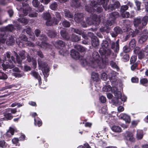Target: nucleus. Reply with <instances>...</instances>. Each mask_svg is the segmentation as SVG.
<instances>
[{
    "label": "nucleus",
    "mask_w": 148,
    "mask_h": 148,
    "mask_svg": "<svg viewBox=\"0 0 148 148\" xmlns=\"http://www.w3.org/2000/svg\"><path fill=\"white\" fill-rule=\"evenodd\" d=\"M99 4H98L96 2L92 1L91 2L90 7L86 6V10L88 12L92 13L96 10L98 12L100 13L103 11V9L100 5H102L103 8L106 10L110 11L114 10L116 8H119L120 6V3L119 2L116 1L114 2L113 5L111 4L109 5L108 7L107 1L106 0H98Z\"/></svg>",
    "instance_id": "nucleus-1"
},
{
    "label": "nucleus",
    "mask_w": 148,
    "mask_h": 148,
    "mask_svg": "<svg viewBox=\"0 0 148 148\" xmlns=\"http://www.w3.org/2000/svg\"><path fill=\"white\" fill-rule=\"evenodd\" d=\"M108 63V59L106 58L105 61L104 59H103L101 61L98 53L95 51L92 53V57L87 56L83 61L84 65H88L93 69L98 67L100 68H103L104 67V65H107Z\"/></svg>",
    "instance_id": "nucleus-2"
},
{
    "label": "nucleus",
    "mask_w": 148,
    "mask_h": 148,
    "mask_svg": "<svg viewBox=\"0 0 148 148\" xmlns=\"http://www.w3.org/2000/svg\"><path fill=\"white\" fill-rule=\"evenodd\" d=\"M83 14L82 13H77L75 15L74 20L77 23H80L84 27H86L89 25L94 24L95 25H98L100 23V18L98 17L96 15H94L92 17V20L90 18L86 21L87 23H83Z\"/></svg>",
    "instance_id": "nucleus-3"
},
{
    "label": "nucleus",
    "mask_w": 148,
    "mask_h": 148,
    "mask_svg": "<svg viewBox=\"0 0 148 148\" xmlns=\"http://www.w3.org/2000/svg\"><path fill=\"white\" fill-rule=\"evenodd\" d=\"M7 60L8 61V63L3 64L2 66L4 70L6 69H12L14 67L15 63V59L13 56H10V53L7 52L4 55L3 60Z\"/></svg>",
    "instance_id": "nucleus-4"
},
{
    "label": "nucleus",
    "mask_w": 148,
    "mask_h": 148,
    "mask_svg": "<svg viewBox=\"0 0 148 148\" xmlns=\"http://www.w3.org/2000/svg\"><path fill=\"white\" fill-rule=\"evenodd\" d=\"M38 63L39 66L42 68V71L44 75L45 80L47 81V79L46 78L48 76L49 73V67L47 64L43 62L40 59H38Z\"/></svg>",
    "instance_id": "nucleus-5"
},
{
    "label": "nucleus",
    "mask_w": 148,
    "mask_h": 148,
    "mask_svg": "<svg viewBox=\"0 0 148 148\" xmlns=\"http://www.w3.org/2000/svg\"><path fill=\"white\" fill-rule=\"evenodd\" d=\"M119 16V14L117 12H115L110 14L109 19L106 22V27L110 26L113 24L115 23L114 19Z\"/></svg>",
    "instance_id": "nucleus-6"
},
{
    "label": "nucleus",
    "mask_w": 148,
    "mask_h": 148,
    "mask_svg": "<svg viewBox=\"0 0 148 148\" xmlns=\"http://www.w3.org/2000/svg\"><path fill=\"white\" fill-rule=\"evenodd\" d=\"M40 39L41 41H42L41 42H36V44L37 45L40 46L42 48L45 49L50 47V45L49 44L45 42H43V41H45L47 40V38L46 36L43 34L41 35Z\"/></svg>",
    "instance_id": "nucleus-7"
},
{
    "label": "nucleus",
    "mask_w": 148,
    "mask_h": 148,
    "mask_svg": "<svg viewBox=\"0 0 148 148\" xmlns=\"http://www.w3.org/2000/svg\"><path fill=\"white\" fill-rule=\"evenodd\" d=\"M23 8L22 11H21L22 9L20 8L18 6H17V9L20 11L19 12V16L20 17H23L26 16L28 12L30 10V8L28 5H26L25 6H24V4H23Z\"/></svg>",
    "instance_id": "nucleus-8"
},
{
    "label": "nucleus",
    "mask_w": 148,
    "mask_h": 148,
    "mask_svg": "<svg viewBox=\"0 0 148 148\" xmlns=\"http://www.w3.org/2000/svg\"><path fill=\"white\" fill-rule=\"evenodd\" d=\"M126 26V29L125 30V32H127L126 35L125 36V40H127L130 36L133 37L135 36L136 35V33L134 32V30L130 28V25H127Z\"/></svg>",
    "instance_id": "nucleus-9"
},
{
    "label": "nucleus",
    "mask_w": 148,
    "mask_h": 148,
    "mask_svg": "<svg viewBox=\"0 0 148 148\" xmlns=\"http://www.w3.org/2000/svg\"><path fill=\"white\" fill-rule=\"evenodd\" d=\"M88 35L91 38V43L92 46L96 47L99 45V41L97 37L95 36L91 32L88 33Z\"/></svg>",
    "instance_id": "nucleus-10"
},
{
    "label": "nucleus",
    "mask_w": 148,
    "mask_h": 148,
    "mask_svg": "<svg viewBox=\"0 0 148 148\" xmlns=\"http://www.w3.org/2000/svg\"><path fill=\"white\" fill-rule=\"evenodd\" d=\"M19 39L17 38L16 39V42L18 45L20 47H24V45L22 42V41H27V37L24 35H22L19 37Z\"/></svg>",
    "instance_id": "nucleus-11"
},
{
    "label": "nucleus",
    "mask_w": 148,
    "mask_h": 148,
    "mask_svg": "<svg viewBox=\"0 0 148 148\" xmlns=\"http://www.w3.org/2000/svg\"><path fill=\"white\" fill-rule=\"evenodd\" d=\"M14 55L16 57V61L18 64L21 63L22 60L25 59L26 55L25 54V51L23 50L20 52L19 55L21 57V58L17 53L15 51H14Z\"/></svg>",
    "instance_id": "nucleus-12"
},
{
    "label": "nucleus",
    "mask_w": 148,
    "mask_h": 148,
    "mask_svg": "<svg viewBox=\"0 0 148 148\" xmlns=\"http://www.w3.org/2000/svg\"><path fill=\"white\" fill-rule=\"evenodd\" d=\"M99 51L101 55L102 58H103V56L106 57L105 60H106V58H106V56H109L111 53V50L109 49H100ZM104 60L105 61V60Z\"/></svg>",
    "instance_id": "nucleus-13"
},
{
    "label": "nucleus",
    "mask_w": 148,
    "mask_h": 148,
    "mask_svg": "<svg viewBox=\"0 0 148 148\" xmlns=\"http://www.w3.org/2000/svg\"><path fill=\"white\" fill-rule=\"evenodd\" d=\"M134 52L135 54H138V58L141 59L145 57V54L143 50H140L139 48L136 47L134 50Z\"/></svg>",
    "instance_id": "nucleus-14"
},
{
    "label": "nucleus",
    "mask_w": 148,
    "mask_h": 148,
    "mask_svg": "<svg viewBox=\"0 0 148 148\" xmlns=\"http://www.w3.org/2000/svg\"><path fill=\"white\" fill-rule=\"evenodd\" d=\"M110 44L111 48L114 51L117 52L119 51V40H117L115 42L113 41H111Z\"/></svg>",
    "instance_id": "nucleus-15"
},
{
    "label": "nucleus",
    "mask_w": 148,
    "mask_h": 148,
    "mask_svg": "<svg viewBox=\"0 0 148 148\" xmlns=\"http://www.w3.org/2000/svg\"><path fill=\"white\" fill-rule=\"evenodd\" d=\"M27 60L29 62H32L33 65V68L34 69H35L36 68L37 65L36 60L34 58H31L29 53H27Z\"/></svg>",
    "instance_id": "nucleus-16"
},
{
    "label": "nucleus",
    "mask_w": 148,
    "mask_h": 148,
    "mask_svg": "<svg viewBox=\"0 0 148 148\" xmlns=\"http://www.w3.org/2000/svg\"><path fill=\"white\" fill-rule=\"evenodd\" d=\"M134 25L136 27L141 29L143 27L141 20L140 18H136L134 19Z\"/></svg>",
    "instance_id": "nucleus-17"
},
{
    "label": "nucleus",
    "mask_w": 148,
    "mask_h": 148,
    "mask_svg": "<svg viewBox=\"0 0 148 148\" xmlns=\"http://www.w3.org/2000/svg\"><path fill=\"white\" fill-rule=\"evenodd\" d=\"M15 29L14 26L12 24L8 25L6 27H3L0 28V30L2 32L6 31L11 32Z\"/></svg>",
    "instance_id": "nucleus-18"
},
{
    "label": "nucleus",
    "mask_w": 148,
    "mask_h": 148,
    "mask_svg": "<svg viewBox=\"0 0 148 148\" xmlns=\"http://www.w3.org/2000/svg\"><path fill=\"white\" fill-rule=\"evenodd\" d=\"M55 47L58 49H61V47H63L65 45V43L62 41L58 40L53 43Z\"/></svg>",
    "instance_id": "nucleus-19"
},
{
    "label": "nucleus",
    "mask_w": 148,
    "mask_h": 148,
    "mask_svg": "<svg viewBox=\"0 0 148 148\" xmlns=\"http://www.w3.org/2000/svg\"><path fill=\"white\" fill-rule=\"evenodd\" d=\"M114 32H112L111 34L113 37H115L117 36L118 34H121L122 33V31L118 27H116L114 29Z\"/></svg>",
    "instance_id": "nucleus-20"
},
{
    "label": "nucleus",
    "mask_w": 148,
    "mask_h": 148,
    "mask_svg": "<svg viewBox=\"0 0 148 148\" xmlns=\"http://www.w3.org/2000/svg\"><path fill=\"white\" fill-rule=\"evenodd\" d=\"M116 87H112L111 88L109 85H107L104 86L103 88V90L105 92H108L111 91L112 92H113L114 90H116Z\"/></svg>",
    "instance_id": "nucleus-21"
},
{
    "label": "nucleus",
    "mask_w": 148,
    "mask_h": 148,
    "mask_svg": "<svg viewBox=\"0 0 148 148\" xmlns=\"http://www.w3.org/2000/svg\"><path fill=\"white\" fill-rule=\"evenodd\" d=\"M125 136L127 140L133 142L134 141L135 139L133 137V133L129 132H127L125 134Z\"/></svg>",
    "instance_id": "nucleus-22"
},
{
    "label": "nucleus",
    "mask_w": 148,
    "mask_h": 148,
    "mask_svg": "<svg viewBox=\"0 0 148 148\" xmlns=\"http://www.w3.org/2000/svg\"><path fill=\"white\" fill-rule=\"evenodd\" d=\"M31 74L36 78L38 79L39 82V84L40 85V84L41 83V79L38 73L36 71H32L31 73Z\"/></svg>",
    "instance_id": "nucleus-23"
},
{
    "label": "nucleus",
    "mask_w": 148,
    "mask_h": 148,
    "mask_svg": "<svg viewBox=\"0 0 148 148\" xmlns=\"http://www.w3.org/2000/svg\"><path fill=\"white\" fill-rule=\"evenodd\" d=\"M58 23V20L56 21L55 18H54L52 19L50 18L47 20L46 22V24L48 26H51L53 25L57 24Z\"/></svg>",
    "instance_id": "nucleus-24"
},
{
    "label": "nucleus",
    "mask_w": 148,
    "mask_h": 148,
    "mask_svg": "<svg viewBox=\"0 0 148 148\" xmlns=\"http://www.w3.org/2000/svg\"><path fill=\"white\" fill-rule=\"evenodd\" d=\"M71 57L73 58L77 59L79 58V53L75 50L72 49L71 51Z\"/></svg>",
    "instance_id": "nucleus-25"
},
{
    "label": "nucleus",
    "mask_w": 148,
    "mask_h": 148,
    "mask_svg": "<svg viewBox=\"0 0 148 148\" xmlns=\"http://www.w3.org/2000/svg\"><path fill=\"white\" fill-rule=\"evenodd\" d=\"M118 75L117 73L114 71H111L109 74V76L110 80L112 81H115L116 79L115 77Z\"/></svg>",
    "instance_id": "nucleus-26"
},
{
    "label": "nucleus",
    "mask_w": 148,
    "mask_h": 148,
    "mask_svg": "<svg viewBox=\"0 0 148 148\" xmlns=\"http://www.w3.org/2000/svg\"><path fill=\"white\" fill-rule=\"evenodd\" d=\"M61 35L62 37L66 40H69L70 39L68 33L66 32L64 29H62L60 31Z\"/></svg>",
    "instance_id": "nucleus-27"
},
{
    "label": "nucleus",
    "mask_w": 148,
    "mask_h": 148,
    "mask_svg": "<svg viewBox=\"0 0 148 148\" xmlns=\"http://www.w3.org/2000/svg\"><path fill=\"white\" fill-rule=\"evenodd\" d=\"M8 38L6 41V44L8 45H14L15 42L14 37L12 36H11Z\"/></svg>",
    "instance_id": "nucleus-28"
},
{
    "label": "nucleus",
    "mask_w": 148,
    "mask_h": 148,
    "mask_svg": "<svg viewBox=\"0 0 148 148\" xmlns=\"http://www.w3.org/2000/svg\"><path fill=\"white\" fill-rule=\"evenodd\" d=\"M4 117L3 118L4 120H11L13 118V116L12 115L10 112H7L4 114Z\"/></svg>",
    "instance_id": "nucleus-29"
},
{
    "label": "nucleus",
    "mask_w": 148,
    "mask_h": 148,
    "mask_svg": "<svg viewBox=\"0 0 148 148\" xmlns=\"http://www.w3.org/2000/svg\"><path fill=\"white\" fill-rule=\"evenodd\" d=\"M92 79L96 82H98L99 80V77L98 73H96L93 72L91 75Z\"/></svg>",
    "instance_id": "nucleus-30"
},
{
    "label": "nucleus",
    "mask_w": 148,
    "mask_h": 148,
    "mask_svg": "<svg viewBox=\"0 0 148 148\" xmlns=\"http://www.w3.org/2000/svg\"><path fill=\"white\" fill-rule=\"evenodd\" d=\"M143 136V131L142 130H137L136 137L138 139H142Z\"/></svg>",
    "instance_id": "nucleus-31"
},
{
    "label": "nucleus",
    "mask_w": 148,
    "mask_h": 148,
    "mask_svg": "<svg viewBox=\"0 0 148 148\" xmlns=\"http://www.w3.org/2000/svg\"><path fill=\"white\" fill-rule=\"evenodd\" d=\"M111 129L114 132L116 133L120 132L122 131L121 127L117 125H114L112 126Z\"/></svg>",
    "instance_id": "nucleus-32"
},
{
    "label": "nucleus",
    "mask_w": 148,
    "mask_h": 148,
    "mask_svg": "<svg viewBox=\"0 0 148 148\" xmlns=\"http://www.w3.org/2000/svg\"><path fill=\"white\" fill-rule=\"evenodd\" d=\"M121 118L124 120L126 122L129 123L130 122V116L126 114H123L122 116L121 117Z\"/></svg>",
    "instance_id": "nucleus-33"
},
{
    "label": "nucleus",
    "mask_w": 148,
    "mask_h": 148,
    "mask_svg": "<svg viewBox=\"0 0 148 148\" xmlns=\"http://www.w3.org/2000/svg\"><path fill=\"white\" fill-rule=\"evenodd\" d=\"M121 15L122 17L123 18H129L131 17L134 15V14L133 12V14L130 15L128 12H122L121 13Z\"/></svg>",
    "instance_id": "nucleus-34"
},
{
    "label": "nucleus",
    "mask_w": 148,
    "mask_h": 148,
    "mask_svg": "<svg viewBox=\"0 0 148 148\" xmlns=\"http://www.w3.org/2000/svg\"><path fill=\"white\" fill-rule=\"evenodd\" d=\"M136 41L134 39L132 40L129 43V47L130 49H134L135 47Z\"/></svg>",
    "instance_id": "nucleus-35"
},
{
    "label": "nucleus",
    "mask_w": 148,
    "mask_h": 148,
    "mask_svg": "<svg viewBox=\"0 0 148 148\" xmlns=\"http://www.w3.org/2000/svg\"><path fill=\"white\" fill-rule=\"evenodd\" d=\"M25 30L27 34L30 36L29 37L30 38H31L32 40H34L35 39V37L34 36L31 35V28L29 27H28L27 29H25Z\"/></svg>",
    "instance_id": "nucleus-36"
},
{
    "label": "nucleus",
    "mask_w": 148,
    "mask_h": 148,
    "mask_svg": "<svg viewBox=\"0 0 148 148\" xmlns=\"http://www.w3.org/2000/svg\"><path fill=\"white\" fill-rule=\"evenodd\" d=\"M34 124L35 125H38V127H40L42 123L40 119L37 117L35 118L34 119Z\"/></svg>",
    "instance_id": "nucleus-37"
},
{
    "label": "nucleus",
    "mask_w": 148,
    "mask_h": 148,
    "mask_svg": "<svg viewBox=\"0 0 148 148\" xmlns=\"http://www.w3.org/2000/svg\"><path fill=\"white\" fill-rule=\"evenodd\" d=\"M147 34L141 36L138 40L139 43L142 44L147 39Z\"/></svg>",
    "instance_id": "nucleus-38"
},
{
    "label": "nucleus",
    "mask_w": 148,
    "mask_h": 148,
    "mask_svg": "<svg viewBox=\"0 0 148 148\" xmlns=\"http://www.w3.org/2000/svg\"><path fill=\"white\" fill-rule=\"evenodd\" d=\"M75 48L78 51L81 52H83L85 50V48L83 46L79 45H76L75 46Z\"/></svg>",
    "instance_id": "nucleus-39"
},
{
    "label": "nucleus",
    "mask_w": 148,
    "mask_h": 148,
    "mask_svg": "<svg viewBox=\"0 0 148 148\" xmlns=\"http://www.w3.org/2000/svg\"><path fill=\"white\" fill-rule=\"evenodd\" d=\"M115 97L117 99H119L121 97V94L120 92L118 91L116 88V90H114L113 92Z\"/></svg>",
    "instance_id": "nucleus-40"
},
{
    "label": "nucleus",
    "mask_w": 148,
    "mask_h": 148,
    "mask_svg": "<svg viewBox=\"0 0 148 148\" xmlns=\"http://www.w3.org/2000/svg\"><path fill=\"white\" fill-rule=\"evenodd\" d=\"M18 21L25 25L27 24L29 22V21L27 19L24 17L20 18L18 19Z\"/></svg>",
    "instance_id": "nucleus-41"
},
{
    "label": "nucleus",
    "mask_w": 148,
    "mask_h": 148,
    "mask_svg": "<svg viewBox=\"0 0 148 148\" xmlns=\"http://www.w3.org/2000/svg\"><path fill=\"white\" fill-rule=\"evenodd\" d=\"M48 35L50 38L54 37L57 35V33L55 31L49 30L47 33Z\"/></svg>",
    "instance_id": "nucleus-42"
},
{
    "label": "nucleus",
    "mask_w": 148,
    "mask_h": 148,
    "mask_svg": "<svg viewBox=\"0 0 148 148\" xmlns=\"http://www.w3.org/2000/svg\"><path fill=\"white\" fill-rule=\"evenodd\" d=\"M148 21V16H145L142 18L141 21L143 26H145L147 24Z\"/></svg>",
    "instance_id": "nucleus-43"
},
{
    "label": "nucleus",
    "mask_w": 148,
    "mask_h": 148,
    "mask_svg": "<svg viewBox=\"0 0 148 148\" xmlns=\"http://www.w3.org/2000/svg\"><path fill=\"white\" fill-rule=\"evenodd\" d=\"M80 39V37L79 36H77L73 34L72 36L71 40L73 42H77L79 41Z\"/></svg>",
    "instance_id": "nucleus-44"
},
{
    "label": "nucleus",
    "mask_w": 148,
    "mask_h": 148,
    "mask_svg": "<svg viewBox=\"0 0 148 148\" xmlns=\"http://www.w3.org/2000/svg\"><path fill=\"white\" fill-rule=\"evenodd\" d=\"M64 14L65 16L70 18H72L73 15L68 10H66L64 11Z\"/></svg>",
    "instance_id": "nucleus-45"
},
{
    "label": "nucleus",
    "mask_w": 148,
    "mask_h": 148,
    "mask_svg": "<svg viewBox=\"0 0 148 148\" xmlns=\"http://www.w3.org/2000/svg\"><path fill=\"white\" fill-rule=\"evenodd\" d=\"M7 78V75L4 73L0 71V79L5 80Z\"/></svg>",
    "instance_id": "nucleus-46"
},
{
    "label": "nucleus",
    "mask_w": 148,
    "mask_h": 148,
    "mask_svg": "<svg viewBox=\"0 0 148 148\" xmlns=\"http://www.w3.org/2000/svg\"><path fill=\"white\" fill-rule=\"evenodd\" d=\"M101 46L103 49H105L108 47V43L107 41L106 40H104L103 41L101 44Z\"/></svg>",
    "instance_id": "nucleus-47"
},
{
    "label": "nucleus",
    "mask_w": 148,
    "mask_h": 148,
    "mask_svg": "<svg viewBox=\"0 0 148 148\" xmlns=\"http://www.w3.org/2000/svg\"><path fill=\"white\" fill-rule=\"evenodd\" d=\"M57 4L56 2H54L51 4L50 6V8L52 10H55L57 8Z\"/></svg>",
    "instance_id": "nucleus-48"
},
{
    "label": "nucleus",
    "mask_w": 148,
    "mask_h": 148,
    "mask_svg": "<svg viewBox=\"0 0 148 148\" xmlns=\"http://www.w3.org/2000/svg\"><path fill=\"white\" fill-rule=\"evenodd\" d=\"M28 16L31 18L36 17L38 16V14L36 12H31L29 13Z\"/></svg>",
    "instance_id": "nucleus-49"
},
{
    "label": "nucleus",
    "mask_w": 148,
    "mask_h": 148,
    "mask_svg": "<svg viewBox=\"0 0 148 148\" xmlns=\"http://www.w3.org/2000/svg\"><path fill=\"white\" fill-rule=\"evenodd\" d=\"M43 17L45 19L48 20L51 18V15L49 13L46 12L44 14Z\"/></svg>",
    "instance_id": "nucleus-50"
},
{
    "label": "nucleus",
    "mask_w": 148,
    "mask_h": 148,
    "mask_svg": "<svg viewBox=\"0 0 148 148\" xmlns=\"http://www.w3.org/2000/svg\"><path fill=\"white\" fill-rule=\"evenodd\" d=\"M101 77L103 80H106L108 79V76L105 73L103 72L101 75Z\"/></svg>",
    "instance_id": "nucleus-51"
},
{
    "label": "nucleus",
    "mask_w": 148,
    "mask_h": 148,
    "mask_svg": "<svg viewBox=\"0 0 148 148\" xmlns=\"http://www.w3.org/2000/svg\"><path fill=\"white\" fill-rule=\"evenodd\" d=\"M5 35L0 34V43H5Z\"/></svg>",
    "instance_id": "nucleus-52"
},
{
    "label": "nucleus",
    "mask_w": 148,
    "mask_h": 148,
    "mask_svg": "<svg viewBox=\"0 0 148 148\" xmlns=\"http://www.w3.org/2000/svg\"><path fill=\"white\" fill-rule=\"evenodd\" d=\"M23 75V73H20V72L14 73H13V75L16 77H21Z\"/></svg>",
    "instance_id": "nucleus-53"
},
{
    "label": "nucleus",
    "mask_w": 148,
    "mask_h": 148,
    "mask_svg": "<svg viewBox=\"0 0 148 148\" xmlns=\"http://www.w3.org/2000/svg\"><path fill=\"white\" fill-rule=\"evenodd\" d=\"M63 26L65 27H69L70 26L69 23L66 20H64L62 23Z\"/></svg>",
    "instance_id": "nucleus-54"
},
{
    "label": "nucleus",
    "mask_w": 148,
    "mask_h": 148,
    "mask_svg": "<svg viewBox=\"0 0 148 148\" xmlns=\"http://www.w3.org/2000/svg\"><path fill=\"white\" fill-rule=\"evenodd\" d=\"M79 0H75L74 1H73L72 2V3L71 4L72 6H75L76 7H77L79 6L78 4L79 2L78 1Z\"/></svg>",
    "instance_id": "nucleus-55"
},
{
    "label": "nucleus",
    "mask_w": 148,
    "mask_h": 148,
    "mask_svg": "<svg viewBox=\"0 0 148 148\" xmlns=\"http://www.w3.org/2000/svg\"><path fill=\"white\" fill-rule=\"evenodd\" d=\"M39 2L38 0H33L32 3L33 5L35 7H37L39 5Z\"/></svg>",
    "instance_id": "nucleus-56"
},
{
    "label": "nucleus",
    "mask_w": 148,
    "mask_h": 148,
    "mask_svg": "<svg viewBox=\"0 0 148 148\" xmlns=\"http://www.w3.org/2000/svg\"><path fill=\"white\" fill-rule=\"evenodd\" d=\"M110 64L111 66H112L113 68L116 69H119L118 66L115 62L112 61H111L110 62Z\"/></svg>",
    "instance_id": "nucleus-57"
},
{
    "label": "nucleus",
    "mask_w": 148,
    "mask_h": 148,
    "mask_svg": "<svg viewBox=\"0 0 148 148\" xmlns=\"http://www.w3.org/2000/svg\"><path fill=\"white\" fill-rule=\"evenodd\" d=\"M128 8V6L127 5H123L121 7V13L122 12H125V11Z\"/></svg>",
    "instance_id": "nucleus-58"
},
{
    "label": "nucleus",
    "mask_w": 148,
    "mask_h": 148,
    "mask_svg": "<svg viewBox=\"0 0 148 148\" xmlns=\"http://www.w3.org/2000/svg\"><path fill=\"white\" fill-rule=\"evenodd\" d=\"M13 143L16 145H19L18 143V139L17 138H14L12 140Z\"/></svg>",
    "instance_id": "nucleus-59"
},
{
    "label": "nucleus",
    "mask_w": 148,
    "mask_h": 148,
    "mask_svg": "<svg viewBox=\"0 0 148 148\" xmlns=\"http://www.w3.org/2000/svg\"><path fill=\"white\" fill-rule=\"evenodd\" d=\"M137 57L136 56H134L132 57L130 59V62L131 63L134 64L136 61Z\"/></svg>",
    "instance_id": "nucleus-60"
},
{
    "label": "nucleus",
    "mask_w": 148,
    "mask_h": 148,
    "mask_svg": "<svg viewBox=\"0 0 148 148\" xmlns=\"http://www.w3.org/2000/svg\"><path fill=\"white\" fill-rule=\"evenodd\" d=\"M135 4L137 6V8L138 10H140V5H141V3L138 1H136L135 2Z\"/></svg>",
    "instance_id": "nucleus-61"
},
{
    "label": "nucleus",
    "mask_w": 148,
    "mask_h": 148,
    "mask_svg": "<svg viewBox=\"0 0 148 148\" xmlns=\"http://www.w3.org/2000/svg\"><path fill=\"white\" fill-rule=\"evenodd\" d=\"M55 15L56 16L57 18L55 19L56 21L58 20V23L59 22L60 20L61 19V17L59 13L56 12L55 13Z\"/></svg>",
    "instance_id": "nucleus-62"
},
{
    "label": "nucleus",
    "mask_w": 148,
    "mask_h": 148,
    "mask_svg": "<svg viewBox=\"0 0 148 148\" xmlns=\"http://www.w3.org/2000/svg\"><path fill=\"white\" fill-rule=\"evenodd\" d=\"M129 56L127 54H125L124 55L123 57V60L124 61H126L129 60Z\"/></svg>",
    "instance_id": "nucleus-63"
},
{
    "label": "nucleus",
    "mask_w": 148,
    "mask_h": 148,
    "mask_svg": "<svg viewBox=\"0 0 148 148\" xmlns=\"http://www.w3.org/2000/svg\"><path fill=\"white\" fill-rule=\"evenodd\" d=\"M8 110L9 112L14 114L15 113L17 112V110L16 108H10Z\"/></svg>",
    "instance_id": "nucleus-64"
}]
</instances>
